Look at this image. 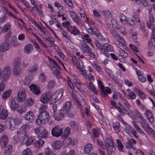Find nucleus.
<instances>
[{
  "label": "nucleus",
  "mask_w": 155,
  "mask_h": 155,
  "mask_svg": "<svg viewBox=\"0 0 155 155\" xmlns=\"http://www.w3.org/2000/svg\"><path fill=\"white\" fill-rule=\"evenodd\" d=\"M63 92V90L62 89L57 90L53 95H52L51 99L50 101V103L54 104L55 103L61 98Z\"/></svg>",
  "instance_id": "f257e3e1"
},
{
  "label": "nucleus",
  "mask_w": 155,
  "mask_h": 155,
  "mask_svg": "<svg viewBox=\"0 0 155 155\" xmlns=\"http://www.w3.org/2000/svg\"><path fill=\"white\" fill-rule=\"evenodd\" d=\"M115 42L116 44L118 46L121 50H124L126 48V46L125 45V41L124 39L118 34L115 37Z\"/></svg>",
  "instance_id": "f03ea898"
},
{
  "label": "nucleus",
  "mask_w": 155,
  "mask_h": 155,
  "mask_svg": "<svg viewBox=\"0 0 155 155\" xmlns=\"http://www.w3.org/2000/svg\"><path fill=\"white\" fill-rule=\"evenodd\" d=\"M2 72L1 79L3 81H6L8 79L11 73L10 67L8 66L5 67L3 70Z\"/></svg>",
  "instance_id": "7ed1b4c3"
},
{
  "label": "nucleus",
  "mask_w": 155,
  "mask_h": 155,
  "mask_svg": "<svg viewBox=\"0 0 155 155\" xmlns=\"http://www.w3.org/2000/svg\"><path fill=\"white\" fill-rule=\"evenodd\" d=\"M62 129L58 125L53 127L51 130V134L53 137H58L62 134Z\"/></svg>",
  "instance_id": "20e7f679"
},
{
  "label": "nucleus",
  "mask_w": 155,
  "mask_h": 155,
  "mask_svg": "<svg viewBox=\"0 0 155 155\" xmlns=\"http://www.w3.org/2000/svg\"><path fill=\"white\" fill-rule=\"evenodd\" d=\"M20 62L18 61H15L14 62V65L13 67V71L15 75H19L22 71V69L20 68Z\"/></svg>",
  "instance_id": "39448f33"
},
{
  "label": "nucleus",
  "mask_w": 155,
  "mask_h": 155,
  "mask_svg": "<svg viewBox=\"0 0 155 155\" xmlns=\"http://www.w3.org/2000/svg\"><path fill=\"white\" fill-rule=\"evenodd\" d=\"M112 50V47L111 45L105 43L103 45L102 51H101V52L107 57H108L109 54L108 52H110Z\"/></svg>",
  "instance_id": "423d86ee"
},
{
  "label": "nucleus",
  "mask_w": 155,
  "mask_h": 155,
  "mask_svg": "<svg viewBox=\"0 0 155 155\" xmlns=\"http://www.w3.org/2000/svg\"><path fill=\"white\" fill-rule=\"evenodd\" d=\"M71 106V102L69 101L66 102L64 104L63 106L61 108V110L62 111L68 115V117H70V114H68V113L70 111Z\"/></svg>",
  "instance_id": "0eeeda50"
},
{
  "label": "nucleus",
  "mask_w": 155,
  "mask_h": 155,
  "mask_svg": "<svg viewBox=\"0 0 155 155\" xmlns=\"http://www.w3.org/2000/svg\"><path fill=\"white\" fill-rule=\"evenodd\" d=\"M25 120L28 121L29 123H32L34 121L35 115L32 111H29L23 116Z\"/></svg>",
  "instance_id": "6e6552de"
},
{
  "label": "nucleus",
  "mask_w": 155,
  "mask_h": 155,
  "mask_svg": "<svg viewBox=\"0 0 155 155\" xmlns=\"http://www.w3.org/2000/svg\"><path fill=\"white\" fill-rule=\"evenodd\" d=\"M52 93L50 92H47L46 94H45L41 95L40 100L44 104H46L51 98Z\"/></svg>",
  "instance_id": "1a4fd4ad"
},
{
  "label": "nucleus",
  "mask_w": 155,
  "mask_h": 155,
  "mask_svg": "<svg viewBox=\"0 0 155 155\" xmlns=\"http://www.w3.org/2000/svg\"><path fill=\"white\" fill-rule=\"evenodd\" d=\"M25 90L24 88L20 89L18 92V100L21 102L24 101L26 98Z\"/></svg>",
  "instance_id": "9d476101"
},
{
  "label": "nucleus",
  "mask_w": 155,
  "mask_h": 155,
  "mask_svg": "<svg viewBox=\"0 0 155 155\" xmlns=\"http://www.w3.org/2000/svg\"><path fill=\"white\" fill-rule=\"evenodd\" d=\"M88 32L92 35L95 34L97 37L98 39L100 40H102L103 39V36L99 33V31L97 28L94 27H92L90 31Z\"/></svg>",
  "instance_id": "9b49d317"
},
{
  "label": "nucleus",
  "mask_w": 155,
  "mask_h": 155,
  "mask_svg": "<svg viewBox=\"0 0 155 155\" xmlns=\"http://www.w3.org/2000/svg\"><path fill=\"white\" fill-rule=\"evenodd\" d=\"M8 115L7 110L5 109L3 106L0 105V118L2 120L5 119Z\"/></svg>",
  "instance_id": "f8f14e48"
},
{
  "label": "nucleus",
  "mask_w": 155,
  "mask_h": 155,
  "mask_svg": "<svg viewBox=\"0 0 155 155\" xmlns=\"http://www.w3.org/2000/svg\"><path fill=\"white\" fill-rule=\"evenodd\" d=\"M6 125L9 129L13 130L15 127V123L13 119L8 118L6 121Z\"/></svg>",
  "instance_id": "ddd939ff"
},
{
  "label": "nucleus",
  "mask_w": 155,
  "mask_h": 155,
  "mask_svg": "<svg viewBox=\"0 0 155 155\" xmlns=\"http://www.w3.org/2000/svg\"><path fill=\"white\" fill-rule=\"evenodd\" d=\"M30 90L34 94L38 95L41 93L40 88L36 85L32 84L29 86Z\"/></svg>",
  "instance_id": "4468645a"
},
{
  "label": "nucleus",
  "mask_w": 155,
  "mask_h": 155,
  "mask_svg": "<svg viewBox=\"0 0 155 155\" xmlns=\"http://www.w3.org/2000/svg\"><path fill=\"white\" fill-rule=\"evenodd\" d=\"M38 116L40 119L44 120L45 123L48 120L49 118L50 117L49 114H48L47 112L45 111L41 113Z\"/></svg>",
  "instance_id": "2eb2a0df"
},
{
  "label": "nucleus",
  "mask_w": 155,
  "mask_h": 155,
  "mask_svg": "<svg viewBox=\"0 0 155 155\" xmlns=\"http://www.w3.org/2000/svg\"><path fill=\"white\" fill-rule=\"evenodd\" d=\"M22 138L24 139L23 141L25 142V143H26L27 146L30 145L33 141V137H28L26 134L24 135Z\"/></svg>",
  "instance_id": "dca6fc26"
},
{
  "label": "nucleus",
  "mask_w": 155,
  "mask_h": 155,
  "mask_svg": "<svg viewBox=\"0 0 155 155\" xmlns=\"http://www.w3.org/2000/svg\"><path fill=\"white\" fill-rule=\"evenodd\" d=\"M9 42L4 41L0 45V51L4 52L8 50L9 49Z\"/></svg>",
  "instance_id": "f3484780"
},
{
  "label": "nucleus",
  "mask_w": 155,
  "mask_h": 155,
  "mask_svg": "<svg viewBox=\"0 0 155 155\" xmlns=\"http://www.w3.org/2000/svg\"><path fill=\"white\" fill-rule=\"evenodd\" d=\"M65 114V113L63 112V111H62V110L61 109L60 113H58L57 115H56V114H53V116L55 120L59 121L61 120Z\"/></svg>",
  "instance_id": "a211bd4d"
},
{
  "label": "nucleus",
  "mask_w": 155,
  "mask_h": 155,
  "mask_svg": "<svg viewBox=\"0 0 155 155\" xmlns=\"http://www.w3.org/2000/svg\"><path fill=\"white\" fill-rule=\"evenodd\" d=\"M83 64L81 60H78V70L83 76H85L87 74L85 71L83 67Z\"/></svg>",
  "instance_id": "6ab92c4d"
},
{
  "label": "nucleus",
  "mask_w": 155,
  "mask_h": 155,
  "mask_svg": "<svg viewBox=\"0 0 155 155\" xmlns=\"http://www.w3.org/2000/svg\"><path fill=\"white\" fill-rule=\"evenodd\" d=\"M19 102L17 99H13L11 101L10 104V107L12 110H15L18 107Z\"/></svg>",
  "instance_id": "aec40b11"
},
{
  "label": "nucleus",
  "mask_w": 155,
  "mask_h": 155,
  "mask_svg": "<svg viewBox=\"0 0 155 155\" xmlns=\"http://www.w3.org/2000/svg\"><path fill=\"white\" fill-rule=\"evenodd\" d=\"M33 49L32 45L30 44H28L25 46L24 51L26 54H29L32 52Z\"/></svg>",
  "instance_id": "412c9836"
},
{
  "label": "nucleus",
  "mask_w": 155,
  "mask_h": 155,
  "mask_svg": "<svg viewBox=\"0 0 155 155\" xmlns=\"http://www.w3.org/2000/svg\"><path fill=\"white\" fill-rule=\"evenodd\" d=\"M102 83V82L101 81H98V84L101 90V94L103 97H105L107 96V94L105 92L104 87Z\"/></svg>",
  "instance_id": "4be33fe9"
},
{
  "label": "nucleus",
  "mask_w": 155,
  "mask_h": 155,
  "mask_svg": "<svg viewBox=\"0 0 155 155\" xmlns=\"http://www.w3.org/2000/svg\"><path fill=\"white\" fill-rule=\"evenodd\" d=\"M93 149V146L91 143L86 144L84 147V153L87 154L91 152Z\"/></svg>",
  "instance_id": "5701e85b"
},
{
  "label": "nucleus",
  "mask_w": 155,
  "mask_h": 155,
  "mask_svg": "<svg viewBox=\"0 0 155 155\" xmlns=\"http://www.w3.org/2000/svg\"><path fill=\"white\" fill-rule=\"evenodd\" d=\"M29 129V124H26L22 125L20 129V130L22 134H24L27 133Z\"/></svg>",
  "instance_id": "b1692460"
},
{
  "label": "nucleus",
  "mask_w": 155,
  "mask_h": 155,
  "mask_svg": "<svg viewBox=\"0 0 155 155\" xmlns=\"http://www.w3.org/2000/svg\"><path fill=\"white\" fill-rule=\"evenodd\" d=\"M8 142V137L5 135H3L0 138V143L1 145H6Z\"/></svg>",
  "instance_id": "393cba45"
},
{
  "label": "nucleus",
  "mask_w": 155,
  "mask_h": 155,
  "mask_svg": "<svg viewBox=\"0 0 155 155\" xmlns=\"http://www.w3.org/2000/svg\"><path fill=\"white\" fill-rule=\"evenodd\" d=\"M146 113L147 119L150 123H153L154 122V119L151 111L149 110H147Z\"/></svg>",
  "instance_id": "a878e982"
},
{
  "label": "nucleus",
  "mask_w": 155,
  "mask_h": 155,
  "mask_svg": "<svg viewBox=\"0 0 155 155\" xmlns=\"http://www.w3.org/2000/svg\"><path fill=\"white\" fill-rule=\"evenodd\" d=\"M144 123H140L142 127L143 128L145 131L147 132H149V130H151V128L150 127L149 124L147 123V121H145Z\"/></svg>",
  "instance_id": "bb28decb"
},
{
  "label": "nucleus",
  "mask_w": 155,
  "mask_h": 155,
  "mask_svg": "<svg viewBox=\"0 0 155 155\" xmlns=\"http://www.w3.org/2000/svg\"><path fill=\"white\" fill-rule=\"evenodd\" d=\"M108 155H111V153H113L115 150V148L114 146V144L106 147Z\"/></svg>",
  "instance_id": "cd10ccee"
},
{
  "label": "nucleus",
  "mask_w": 155,
  "mask_h": 155,
  "mask_svg": "<svg viewBox=\"0 0 155 155\" xmlns=\"http://www.w3.org/2000/svg\"><path fill=\"white\" fill-rule=\"evenodd\" d=\"M71 132L70 129L68 127H66L64 131L63 134L62 136L63 138L68 137Z\"/></svg>",
  "instance_id": "c85d7f7f"
},
{
  "label": "nucleus",
  "mask_w": 155,
  "mask_h": 155,
  "mask_svg": "<svg viewBox=\"0 0 155 155\" xmlns=\"http://www.w3.org/2000/svg\"><path fill=\"white\" fill-rule=\"evenodd\" d=\"M53 149L54 150H58L61 147V144L59 141L57 140L55 141L52 145Z\"/></svg>",
  "instance_id": "c756f323"
},
{
  "label": "nucleus",
  "mask_w": 155,
  "mask_h": 155,
  "mask_svg": "<svg viewBox=\"0 0 155 155\" xmlns=\"http://www.w3.org/2000/svg\"><path fill=\"white\" fill-rule=\"evenodd\" d=\"M113 127L114 130L117 133L119 132V128L120 127V124L118 122H115L113 123Z\"/></svg>",
  "instance_id": "7c9ffc66"
},
{
  "label": "nucleus",
  "mask_w": 155,
  "mask_h": 155,
  "mask_svg": "<svg viewBox=\"0 0 155 155\" xmlns=\"http://www.w3.org/2000/svg\"><path fill=\"white\" fill-rule=\"evenodd\" d=\"M77 94L78 92L75 91L74 90H73L71 94L72 98L77 104H78Z\"/></svg>",
  "instance_id": "2f4dec72"
},
{
  "label": "nucleus",
  "mask_w": 155,
  "mask_h": 155,
  "mask_svg": "<svg viewBox=\"0 0 155 155\" xmlns=\"http://www.w3.org/2000/svg\"><path fill=\"white\" fill-rule=\"evenodd\" d=\"M38 69V67L37 65L34 64L28 69L29 72L31 73L34 72Z\"/></svg>",
  "instance_id": "473e14b6"
},
{
  "label": "nucleus",
  "mask_w": 155,
  "mask_h": 155,
  "mask_svg": "<svg viewBox=\"0 0 155 155\" xmlns=\"http://www.w3.org/2000/svg\"><path fill=\"white\" fill-rule=\"evenodd\" d=\"M114 141L110 138H107L105 140V143L106 147L111 145V144H114Z\"/></svg>",
  "instance_id": "72a5a7b5"
},
{
  "label": "nucleus",
  "mask_w": 155,
  "mask_h": 155,
  "mask_svg": "<svg viewBox=\"0 0 155 155\" xmlns=\"http://www.w3.org/2000/svg\"><path fill=\"white\" fill-rule=\"evenodd\" d=\"M11 91L10 90L6 91L4 92L2 95V98L4 100H5L9 97L11 94Z\"/></svg>",
  "instance_id": "f704fd0d"
},
{
  "label": "nucleus",
  "mask_w": 155,
  "mask_h": 155,
  "mask_svg": "<svg viewBox=\"0 0 155 155\" xmlns=\"http://www.w3.org/2000/svg\"><path fill=\"white\" fill-rule=\"evenodd\" d=\"M10 28V25L8 23L4 25L3 28L2 27V32H6L9 30Z\"/></svg>",
  "instance_id": "c9c22d12"
},
{
  "label": "nucleus",
  "mask_w": 155,
  "mask_h": 155,
  "mask_svg": "<svg viewBox=\"0 0 155 155\" xmlns=\"http://www.w3.org/2000/svg\"><path fill=\"white\" fill-rule=\"evenodd\" d=\"M44 143V141L41 140L37 141L34 143V146L37 148L39 147L43 144Z\"/></svg>",
  "instance_id": "e433bc0d"
},
{
  "label": "nucleus",
  "mask_w": 155,
  "mask_h": 155,
  "mask_svg": "<svg viewBox=\"0 0 155 155\" xmlns=\"http://www.w3.org/2000/svg\"><path fill=\"white\" fill-rule=\"evenodd\" d=\"M88 48H89V45H87L86 43H84L82 45V48L81 49L83 53H85Z\"/></svg>",
  "instance_id": "4c0bfd02"
},
{
  "label": "nucleus",
  "mask_w": 155,
  "mask_h": 155,
  "mask_svg": "<svg viewBox=\"0 0 155 155\" xmlns=\"http://www.w3.org/2000/svg\"><path fill=\"white\" fill-rule=\"evenodd\" d=\"M31 77L30 76H27L24 81V83L26 85H28L31 82Z\"/></svg>",
  "instance_id": "58836bf2"
},
{
  "label": "nucleus",
  "mask_w": 155,
  "mask_h": 155,
  "mask_svg": "<svg viewBox=\"0 0 155 155\" xmlns=\"http://www.w3.org/2000/svg\"><path fill=\"white\" fill-rule=\"evenodd\" d=\"M45 155H55V154L49 148H46L45 150Z\"/></svg>",
  "instance_id": "ea45409f"
},
{
  "label": "nucleus",
  "mask_w": 155,
  "mask_h": 155,
  "mask_svg": "<svg viewBox=\"0 0 155 155\" xmlns=\"http://www.w3.org/2000/svg\"><path fill=\"white\" fill-rule=\"evenodd\" d=\"M71 17L77 23H78L77 16L75 13L73 11H71L70 12Z\"/></svg>",
  "instance_id": "a19ab883"
},
{
  "label": "nucleus",
  "mask_w": 155,
  "mask_h": 155,
  "mask_svg": "<svg viewBox=\"0 0 155 155\" xmlns=\"http://www.w3.org/2000/svg\"><path fill=\"white\" fill-rule=\"evenodd\" d=\"M94 43L97 47L98 48L101 52V51H102L103 45H102L101 43L99 42V41L97 40H95Z\"/></svg>",
  "instance_id": "79ce46f5"
},
{
  "label": "nucleus",
  "mask_w": 155,
  "mask_h": 155,
  "mask_svg": "<svg viewBox=\"0 0 155 155\" xmlns=\"http://www.w3.org/2000/svg\"><path fill=\"white\" fill-rule=\"evenodd\" d=\"M47 135V130H44L42 133L38 135V136L39 137H41L42 138H44L46 137Z\"/></svg>",
  "instance_id": "37998d69"
},
{
  "label": "nucleus",
  "mask_w": 155,
  "mask_h": 155,
  "mask_svg": "<svg viewBox=\"0 0 155 155\" xmlns=\"http://www.w3.org/2000/svg\"><path fill=\"white\" fill-rule=\"evenodd\" d=\"M32 41L34 47L36 49L38 53L39 54L40 53L41 50L38 44L35 41L32 40Z\"/></svg>",
  "instance_id": "c03bdc74"
},
{
  "label": "nucleus",
  "mask_w": 155,
  "mask_h": 155,
  "mask_svg": "<svg viewBox=\"0 0 155 155\" xmlns=\"http://www.w3.org/2000/svg\"><path fill=\"white\" fill-rule=\"evenodd\" d=\"M22 155H32V154L30 149L27 148L23 151Z\"/></svg>",
  "instance_id": "a18cd8bd"
},
{
  "label": "nucleus",
  "mask_w": 155,
  "mask_h": 155,
  "mask_svg": "<svg viewBox=\"0 0 155 155\" xmlns=\"http://www.w3.org/2000/svg\"><path fill=\"white\" fill-rule=\"evenodd\" d=\"M67 81L69 86L71 89L72 90H74L73 84L72 83L71 80L69 79L68 77H67Z\"/></svg>",
  "instance_id": "49530a36"
},
{
  "label": "nucleus",
  "mask_w": 155,
  "mask_h": 155,
  "mask_svg": "<svg viewBox=\"0 0 155 155\" xmlns=\"http://www.w3.org/2000/svg\"><path fill=\"white\" fill-rule=\"evenodd\" d=\"M140 25L141 30L143 32L144 35L146 37L147 36V32L146 31L145 26L144 24L143 23H141Z\"/></svg>",
  "instance_id": "de8ad7c7"
},
{
  "label": "nucleus",
  "mask_w": 155,
  "mask_h": 155,
  "mask_svg": "<svg viewBox=\"0 0 155 155\" xmlns=\"http://www.w3.org/2000/svg\"><path fill=\"white\" fill-rule=\"evenodd\" d=\"M70 125L72 129L75 130L77 128V124L74 121H72L70 122Z\"/></svg>",
  "instance_id": "09e8293b"
},
{
  "label": "nucleus",
  "mask_w": 155,
  "mask_h": 155,
  "mask_svg": "<svg viewBox=\"0 0 155 155\" xmlns=\"http://www.w3.org/2000/svg\"><path fill=\"white\" fill-rule=\"evenodd\" d=\"M12 32L11 31H9L5 35L4 41L9 42L8 39L10 38Z\"/></svg>",
  "instance_id": "8fccbe9b"
},
{
  "label": "nucleus",
  "mask_w": 155,
  "mask_h": 155,
  "mask_svg": "<svg viewBox=\"0 0 155 155\" xmlns=\"http://www.w3.org/2000/svg\"><path fill=\"white\" fill-rule=\"evenodd\" d=\"M112 77L111 76V77L113 78V80L119 86L121 87L122 86L121 84L117 80V78L114 75H112Z\"/></svg>",
  "instance_id": "3c124183"
},
{
  "label": "nucleus",
  "mask_w": 155,
  "mask_h": 155,
  "mask_svg": "<svg viewBox=\"0 0 155 155\" xmlns=\"http://www.w3.org/2000/svg\"><path fill=\"white\" fill-rule=\"evenodd\" d=\"M29 59L28 58L24 59L22 64L24 67H27L29 65Z\"/></svg>",
  "instance_id": "603ef678"
},
{
  "label": "nucleus",
  "mask_w": 155,
  "mask_h": 155,
  "mask_svg": "<svg viewBox=\"0 0 155 155\" xmlns=\"http://www.w3.org/2000/svg\"><path fill=\"white\" fill-rule=\"evenodd\" d=\"M97 143L98 145L103 149L104 150L105 149V147L104 145L103 144L101 140H97Z\"/></svg>",
  "instance_id": "864d4df0"
},
{
  "label": "nucleus",
  "mask_w": 155,
  "mask_h": 155,
  "mask_svg": "<svg viewBox=\"0 0 155 155\" xmlns=\"http://www.w3.org/2000/svg\"><path fill=\"white\" fill-rule=\"evenodd\" d=\"M125 147L127 149H130L131 148L134 149H135L134 147L133 146L132 144L130 143V141L128 140L127 142H126L125 143Z\"/></svg>",
  "instance_id": "5fc2aeb1"
},
{
  "label": "nucleus",
  "mask_w": 155,
  "mask_h": 155,
  "mask_svg": "<svg viewBox=\"0 0 155 155\" xmlns=\"http://www.w3.org/2000/svg\"><path fill=\"white\" fill-rule=\"evenodd\" d=\"M128 95V97H129L132 99H135L136 97L135 94L132 91L129 92Z\"/></svg>",
  "instance_id": "6e6d98bb"
},
{
  "label": "nucleus",
  "mask_w": 155,
  "mask_h": 155,
  "mask_svg": "<svg viewBox=\"0 0 155 155\" xmlns=\"http://www.w3.org/2000/svg\"><path fill=\"white\" fill-rule=\"evenodd\" d=\"M54 81L51 80L48 84L47 87L48 88L51 89L54 86Z\"/></svg>",
  "instance_id": "4d7b16f0"
},
{
  "label": "nucleus",
  "mask_w": 155,
  "mask_h": 155,
  "mask_svg": "<svg viewBox=\"0 0 155 155\" xmlns=\"http://www.w3.org/2000/svg\"><path fill=\"white\" fill-rule=\"evenodd\" d=\"M36 123L38 125H40L42 123H45L44 120H42L40 119L39 116H38V118L35 121Z\"/></svg>",
  "instance_id": "13d9d810"
},
{
  "label": "nucleus",
  "mask_w": 155,
  "mask_h": 155,
  "mask_svg": "<svg viewBox=\"0 0 155 155\" xmlns=\"http://www.w3.org/2000/svg\"><path fill=\"white\" fill-rule=\"evenodd\" d=\"M129 46L130 48L134 51L138 52L139 50L138 48L135 45H132L131 44H130Z\"/></svg>",
  "instance_id": "bf43d9fd"
},
{
  "label": "nucleus",
  "mask_w": 155,
  "mask_h": 155,
  "mask_svg": "<svg viewBox=\"0 0 155 155\" xmlns=\"http://www.w3.org/2000/svg\"><path fill=\"white\" fill-rule=\"evenodd\" d=\"M53 73L57 78H62L60 76V72L58 70H56L54 71L53 72Z\"/></svg>",
  "instance_id": "052dcab7"
},
{
  "label": "nucleus",
  "mask_w": 155,
  "mask_h": 155,
  "mask_svg": "<svg viewBox=\"0 0 155 155\" xmlns=\"http://www.w3.org/2000/svg\"><path fill=\"white\" fill-rule=\"evenodd\" d=\"M27 105L28 106H31L34 103V101L31 98H29L27 99Z\"/></svg>",
  "instance_id": "680f3d73"
},
{
  "label": "nucleus",
  "mask_w": 155,
  "mask_h": 155,
  "mask_svg": "<svg viewBox=\"0 0 155 155\" xmlns=\"http://www.w3.org/2000/svg\"><path fill=\"white\" fill-rule=\"evenodd\" d=\"M40 79L41 80V81L43 82H44L45 81L46 76L44 73H41L40 74Z\"/></svg>",
  "instance_id": "e2e57ef3"
},
{
  "label": "nucleus",
  "mask_w": 155,
  "mask_h": 155,
  "mask_svg": "<svg viewBox=\"0 0 155 155\" xmlns=\"http://www.w3.org/2000/svg\"><path fill=\"white\" fill-rule=\"evenodd\" d=\"M104 15L106 17H110L111 16L110 12L108 10H106L104 12Z\"/></svg>",
  "instance_id": "0e129e2a"
},
{
  "label": "nucleus",
  "mask_w": 155,
  "mask_h": 155,
  "mask_svg": "<svg viewBox=\"0 0 155 155\" xmlns=\"http://www.w3.org/2000/svg\"><path fill=\"white\" fill-rule=\"evenodd\" d=\"M139 94L140 97L142 99H144L146 98V95L142 91H140L139 93Z\"/></svg>",
  "instance_id": "69168bd1"
},
{
  "label": "nucleus",
  "mask_w": 155,
  "mask_h": 155,
  "mask_svg": "<svg viewBox=\"0 0 155 155\" xmlns=\"http://www.w3.org/2000/svg\"><path fill=\"white\" fill-rule=\"evenodd\" d=\"M61 155H75V153L74 150H71L67 154L65 152H62Z\"/></svg>",
  "instance_id": "338daca9"
},
{
  "label": "nucleus",
  "mask_w": 155,
  "mask_h": 155,
  "mask_svg": "<svg viewBox=\"0 0 155 155\" xmlns=\"http://www.w3.org/2000/svg\"><path fill=\"white\" fill-rule=\"evenodd\" d=\"M84 27L85 28L88 30V31H90V30H91L92 27H91L89 24L87 23H86L84 25Z\"/></svg>",
  "instance_id": "774afa93"
}]
</instances>
